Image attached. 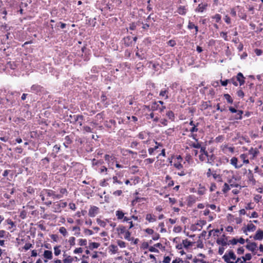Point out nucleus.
Returning <instances> with one entry per match:
<instances>
[{
	"instance_id": "f257e3e1",
	"label": "nucleus",
	"mask_w": 263,
	"mask_h": 263,
	"mask_svg": "<svg viewBox=\"0 0 263 263\" xmlns=\"http://www.w3.org/2000/svg\"><path fill=\"white\" fill-rule=\"evenodd\" d=\"M66 206L67 202H55L53 205V212H60L62 209L65 208Z\"/></svg>"
},
{
	"instance_id": "f03ea898",
	"label": "nucleus",
	"mask_w": 263,
	"mask_h": 263,
	"mask_svg": "<svg viewBox=\"0 0 263 263\" xmlns=\"http://www.w3.org/2000/svg\"><path fill=\"white\" fill-rule=\"evenodd\" d=\"M99 212V208L97 206H93L90 208L89 210L88 215L90 217H95Z\"/></svg>"
},
{
	"instance_id": "7ed1b4c3",
	"label": "nucleus",
	"mask_w": 263,
	"mask_h": 263,
	"mask_svg": "<svg viewBox=\"0 0 263 263\" xmlns=\"http://www.w3.org/2000/svg\"><path fill=\"white\" fill-rule=\"evenodd\" d=\"M254 239L255 240H261L263 239V231L261 230H258L254 236Z\"/></svg>"
},
{
	"instance_id": "20e7f679",
	"label": "nucleus",
	"mask_w": 263,
	"mask_h": 263,
	"mask_svg": "<svg viewBox=\"0 0 263 263\" xmlns=\"http://www.w3.org/2000/svg\"><path fill=\"white\" fill-rule=\"evenodd\" d=\"M247 249L251 251H254L257 248V244L255 242H251L246 246Z\"/></svg>"
},
{
	"instance_id": "39448f33",
	"label": "nucleus",
	"mask_w": 263,
	"mask_h": 263,
	"mask_svg": "<svg viewBox=\"0 0 263 263\" xmlns=\"http://www.w3.org/2000/svg\"><path fill=\"white\" fill-rule=\"evenodd\" d=\"M231 164L232 165H233V166H234L235 168H239L240 167H241L242 165V164H240V165H237V162H238V159L236 157H233L231 160Z\"/></svg>"
},
{
	"instance_id": "423d86ee",
	"label": "nucleus",
	"mask_w": 263,
	"mask_h": 263,
	"mask_svg": "<svg viewBox=\"0 0 263 263\" xmlns=\"http://www.w3.org/2000/svg\"><path fill=\"white\" fill-rule=\"evenodd\" d=\"M237 81L239 82L240 85H242L245 83V78L241 72H239L236 77Z\"/></svg>"
},
{
	"instance_id": "0eeeda50",
	"label": "nucleus",
	"mask_w": 263,
	"mask_h": 263,
	"mask_svg": "<svg viewBox=\"0 0 263 263\" xmlns=\"http://www.w3.org/2000/svg\"><path fill=\"white\" fill-rule=\"evenodd\" d=\"M229 110L231 112H233V113L238 112V115L239 116V117H236V119H241V118H242L241 115L242 114V111L241 110L237 111L235 108H234L232 107H230L229 108Z\"/></svg>"
},
{
	"instance_id": "6e6552de",
	"label": "nucleus",
	"mask_w": 263,
	"mask_h": 263,
	"mask_svg": "<svg viewBox=\"0 0 263 263\" xmlns=\"http://www.w3.org/2000/svg\"><path fill=\"white\" fill-rule=\"evenodd\" d=\"M44 257L48 259H51L52 258V253L51 251L45 250L44 252Z\"/></svg>"
},
{
	"instance_id": "1a4fd4ad",
	"label": "nucleus",
	"mask_w": 263,
	"mask_h": 263,
	"mask_svg": "<svg viewBox=\"0 0 263 263\" xmlns=\"http://www.w3.org/2000/svg\"><path fill=\"white\" fill-rule=\"evenodd\" d=\"M160 107V105L158 104V103L154 102L152 103L151 105V110H152L153 111L159 110Z\"/></svg>"
},
{
	"instance_id": "9d476101",
	"label": "nucleus",
	"mask_w": 263,
	"mask_h": 263,
	"mask_svg": "<svg viewBox=\"0 0 263 263\" xmlns=\"http://www.w3.org/2000/svg\"><path fill=\"white\" fill-rule=\"evenodd\" d=\"M116 216L118 219H122L123 218L124 213L120 210H118L116 212Z\"/></svg>"
},
{
	"instance_id": "9b49d317",
	"label": "nucleus",
	"mask_w": 263,
	"mask_h": 263,
	"mask_svg": "<svg viewBox=\"0 0 263 263\" xmlns=\"http://www.w3.org/2000/svg\"><path fill=\"white\" fill-rule=\"evenodd\" d=\"M179 14L184 15L186 13V9L184 6H180L177 10Z\"/></svg>"
},
{
	"instance_id": "f8f14e48",
	"label": "nucleus",
	"mask_w": 263,
	"mask_h": 263,
	"mask_svg": "<svg viewBox=\"0 0 263 263\" xmlns=\"http://www.w3.org/2000/svg\"><path fill=\"white\" fill-rule=\"evenodd\" d=\"M138 136L141 139H146L147 138H148V135L147 134V133H146L144 132H142L138 134Z\"/></svg>"
},
{
	"instance_id": "ddd939ff",
	"label": "nucleus",
	"mask_w": 263,
	"mask_h": 263,
	"mask_svg": "<svg viewBox=\"0 0 263 263\" xmlns=\"http://www.w3.org/2000/svg\"><path fill=\"white\" fill-rule=\"evenodd\" d=\"M146 219L150 222H153L156 221V219L154 218L153 216L150 214L146 215Z\"/></svg>"
},
{
	"instance_id": "4468645a",
	"label": "nucleus",
	"mask_w": 263,
	"mask_h": 263,
	"mask_svg": "<svg viewBox=\"0 0 263 263\" xmlns=\"http://www.w3.org/2000/svg\"><path fill=\"white\" fill-rule=\"evenodd\" d=\"M247 230L248 231L253 232L256 229V227L252 223L248 224L247 226Z\"/></svg>"
},
{
	"instance_id": "2eb2a0df",
	"label": "nucleus",
	"mask_w": 263,
	"mask_h": 263,
	"mask_svg": "<svg viewBox=\"0 0 263 263\" xmlns=\"http://www.w3.org/2000/svg\"><path fill=\"white\" fill-rule=\"evenodd\" d=\"M205 7H206V5H202V4H199L196 9V10L198 12H203L205 9Z\"/></svg>"
},
{
	"instance_id": "dca6fc26",
	"label": "nucleus",
	"mask_w": 263,
	"mask_h": 263,
	"mask_svg": "<svg viewBox=\"0 0 263 263\" xmlns=\"http://www.w3.org/2000/svg\"><path fill=\"white\" fill-rule=\"evenodd\" d=\"M72 231H75L74 235L76 236H79L80 234V228L79 227H73L72 228Z\"/></svg>"
},
{
	"instance_id": "f3484780",
	"label": "nucleus",
	"mask_w": 263,
	"mask_h": 263,
	"mask_svg": "<svg viewBox=\"0 0 263 263\" xmlns=\"http://www.w3.org/2000/svg\"><path fill=\"white\" fill-rule=\"evenodd\" d=\"M156 144H158V145L156 146L154 148H149L148 149V153L150 155H152L153 154V153L154 152V151L156 149H157V148H158L159 146H161V145H160V144H158L157 143V142H155Z\"/></svg>"
},
{
	"instance_id": "a211bd4d",
	"label": "nucleus",
	"mask_w": 263,
	"mask_h": 263,
	"mask_svg": "<svg viewBox=\"0 0 263 263\" xmlns=\"http://www.w3.org/2000/svg\"><path fill=\"white\" fill-rule=\"evenodd\" d=\"M182 244L184 248H187L191 245V242L187 239L183 240Z\"/></svg>"
},
{
	"instance_id": "6ab92c4d",
	"label": "nucleus",
	"mask_w": 263,
	"mask_h": 263,
	"mask_svg": "<svg viewBox=\"0 0 263 263\" xmlns=\"http://www.w3.org/2000/svg\"><path fill=\"white\" fill-rule=\"evenodd\" d=\"M227 255L229 256V259L231 258L233 260H235L236 258V256L235 254L232 251H229V253L227 254Z\"/></svg>"
},
{
	"instance_id": "aec40b11",
	"label": "nucleus",
	"mask_w": 263,
	"mask_h": 263,
	"mask_svg": "<svg viewBox=\"0 0 263 263\" xmlns=\"http://www.w3.org/2000/svg\"><path fill=\"white\" fill-rule=\"evenodd\" d=\"M100 246V244L97 242H91L90 243L89 248L90 249L98 248Z\"/></svg>"
},
{
	"instance_id": "412c9836",
	"label": "nucleus",
	"mask_w": 263,
	"mask_h": 263,
	"mask_svg": "<svg viewBox=\"0 0 263 263\" xmlns=\"http://www.w3.org/2000/svg\"><path fill=\"white\" fill-rule=\"evenodd\" d=\"M59 232L62 234H63V236H65L67 235V231L66 230V229L62 227H61L59 229Z\"/></svg>"
},
{
	"instance_id": "4be33fe9",
	"label": "nucleus",
	"mask_w": 263,
	"mask_h": 263,
	"mask_svg": "<svg viewBox=\"0 0 263 263\" xmlns=\"http://www.w3.org/2000/svg\"><path fill=\"white\" fill-rule=\"evenodd\" d=\"M97 221L98 224L100 226L103 227V228L105 227V226L106 225V223L105 221H104L101 219H98Z\"/></svg>"
},
{
	"instance_id": "5701e85b",
	"label": "nucleus",
	"mask_w": 263,
	"mask_h": 263,
	"mask_svg": "<svg viewBox=\"0 0 263 263\" xmlns=\"http://www.w3.org/2000/svg\"><path fill=\"white\" fill-rule=\"evenodd\" d=\"M59 248V246H56L54 247V253L56 256H58L61 253V250Z\"/></svg>"
},
{
	"instance_id": "b1692460",
	"label": "nucleus",
	"mask_w": 263,
	"mask_h": 263,
	"mask_svg": "<svg viewBox=\"0 0 263 263\" xmlns=\"http://www.w3.org/2000/svg\"><path fill=\"white\" fill-rule=\"evenodd\" d=\"M230 190V186L227 183H225L223 186L222 191L223 193H227L228 191Z\"/></svg>"
},
{
	"instance_id": "393cba45",
	"label": "nucleus",
	"mask_w": 263,
	"mask_h": 263,
	"mask_svg": "<svg viewBox=\"0 0 263 263\" xmlns=\"http://www.w3.org/2000/svg\"><path fill=\"white\" fill-rule=\"evenodd\" d=\"M224 260L227 263H235L233 261H231L229 259V256L227 253H226L222 257Z\"/></svg>"
},
{
	"instance_id": "a878e982",
	"label": "nucleus",
	"mask_w": 263,
	"mask_h": 263,
	"mask_svg": "<svg viewBox=\"0 0 263 263\" xmlns=\"http://www.w3.org/2000/svg\"><path fill=\"white\" fill-rule=\"evenodd\" d=\"M168 93V91L166 90H162L160 93H159V95L160 96H162V97H164V96H165V99H167L168 98V96L166 95L167 93Z\"/></svg>"
},
{
	"instance_id": "bb28decb",
	"label": "nucleus",
	"mask_w": 263,
	"mask_h": 263,
	"mask_svg": "<svg viewBox=\"0 0 263 263\" xmlns=\"http://www.w3.org/2000/svg\"><path fill=\"white\" fill-rule=\"evenodd\" d=\"M240 157L241 159L243 160V163L246 164H248L249 163V161L248 159H246V155L245 154H241L240 156Z\"/></svg>"
},
{
	"instance_id": "cd10ccee",
	"label": "nucleus",
	"mask_w": 263,
	"mask_h": 263,
	"mask_svg": "<svg viewBox=\"0 0 263 263\" xmlns=\"http://www.w3.org/2000/svg\"><path fill=\"white\" fill-rule=\"evenodd\" d=\"M224 97L229 103H233V100L231 98V96L229 94H225L224 95Z\"/></svg>"
},
{
	"instance_id": "c85d7f7f",
	"label": "nucleus",
	"mask_w": 263,
	"mask_h": 263,
	"mask_svg": "<svg viewBox=\"0 0 263 263\" xmlns=\"http://www.w3.org/2000/svg\"><path fill=\"white\" fill-rule=\"evenodd\" d=\"M73 261V258L70 256H68L67 258L63 260L64 263H71Z\"/></svg>"
},
{
	"instance_id": "c756f323",
	"label": "nucleus",
	"mask_w": 263,
	"mask_h": 263,
	"mask_svg": "<svg viewBox=\"0 0 263 263\" xmlns=\"http://www.w3.org/2000/svg\"><path fill=\"white\" fill-rule=\"evenodd\" d=\"M110 247L111 248L110 251L112 252V253L115 254L117 252L118 247L116 246L111 245Z\"/></svg>"
},
{
	"instance_id": "7c9ffc66",
	"label": "nucleus",
	"mask_w": 263,
	"mask_h": 263,
	"mask_svg": "<svg viewBox=\"0 0 263 263\" xmlns=\"http://www.w3.org/2000/svg\"><path fill=\"white\" fill-rule=\"evenodd\" d=\"M112 179H113V183L114 184H115V183H118L119 184H122V182L118 179V177L117 176H114L112 178Z\"/></svg>"
},
{
	"instance_id": "2f4dec72",
	"label": "nucleus",
	"mask_w": 263,
	"mask_h": 263,
	"mask_svg": "<svg viewBox=\"0 0 263 263\" xmlns=\"http://www.w3.org/2000/svg\"><path fill=\"white\" fill-rule=\"evenodd\" d=\"M252 255L250 253L246 254L245 256L242 257V259L244 261L249 260L251 259Z\"/></svg>"
},
{
	"instance_id": "473e14b6",
	"label": "nucleus",
	"mask_w": 263,
	"mask_h": 263,
	"mask_svg": "<svg viewBox=\"0 0 263 263\" xmlns=\"http://www.w3.org/2000/svg\"><path fill=\"white\" fill-rule=\"evenodd\" d=\"M212 18L215 19L216 22L218 23L221 20V16L219 14H216L214 16H212Z\"/></svg>"
},
{
	"instance_id": "72a5a7b5",
	"label": "nucleus",
	"mask_w": 263,
	"mask_h": 263,
	"mask_svg": "<svg viewBox=\"0 0 263 263\" xmlns=\"http://www.w3.org/2000/svg\"><path fill=\"white\" fill-rule=\"evenodd\" d=\"M79 244L81 246H86L87 244V240L86 239H80L79 240Z\"/></svg>"
},
{
	"instance_id": "f704fd0d",
	"label": "nucleus",
	"mask_w": 263,
	"mask_h": 263,
	"mask_svg": "<svg viewBox=\"0 0 263 263\" xmlns=\"http://www.w3.org/2000/svg\"><path fill=\"white\" fill-rule=\"evenodd\" d=\"M190 146L196 148H199L201 147V145L199 143H192L190 144Z\"/></svg>"
},
{
	"instance_id": "c9c22d12",
	"label": "nucleus",
	"mask_w": 263,
	"mask_h": 263,
	"mask_svg": "<svg viewBox=\"0 0 263 263\" xmlns=\"http://www.w3.org/2000/svg\"><path fill=\"white\" fill-rule=\"evenodd\" d=\"M68 242L70 246H74L75 245V238L74 237H70Z\"/></svg>"
},
{
	"instance_id": "e433bc0d",
	"label": "nucleus",
	"mask_w": 263,
	"mask_h": 263,
	"mask_svg": "<svg viewBox=\"0 0 263 263\" xmlns=\"http://www.w3.org/2000/svg\"><path fill=\"white\" fill-rule=\"evenodd\" d=\"M130 237V233L129 231H125L124 233V238L129 240Z\"/></svg>"
},
{
	"instance_id": "4c0bfd02",
	"label": "nucleus",
	"mask_w": 263,
	"mask_h": 263,
	"mask_svg": "<svg viewBox=\"0 0 263 263\" xmlns=\"http://www.w3.org/2000/svg\"><path fill=\"white\" fill-rule=\"evenodd\" d=\"M44 192H45V194L47 195V196H52L53 197V193H54L53 191H50V190H45V191H44Z\"/></svg>"
},
{
	"instance_id": "58836bf2",
	"label": "nucleus",
	"mask_w": 263,
	"mask_h": 263,
	"mask_svg": "<svg viewBox=\"0 0 263 263\" xmlns=\"http://www.w3.org/2000/svg\"><path fill=\"white\" fill-rule=\"evenodd\" d=\"M174 166L178 170H181L183 168V165L180 163H176L174 164Z\"/></svg>"
},
{
	"instance_id": "ea45409f",
	"label": "nucleus",
	"mask_w": 263,
	"mask_h": 263,
	"mask_svg": "<svg viewBox=\"0 0 263 263\" xmlns=\"http://www.w3.org/2000/svg\"><path fill=\"white\" fill-rule=\"evenodd\" d=\"M118 245L121 247V248H125L126 247L125 242L121 241V240H118Z\"/></svg>"
},
{
	"instance_id": "a19ab883",
	"label": "nucleus",
	"mask_w": 263,
	"mask_h": 263,
	"mask_svg": "<svg viewBox=\"0 0 263 263\" xmlns=\"http://www.w3.org/2000/svg\"><path fill=\"white\" fill-rule=\"evenodd\" d=\"M205 193V189L204 187H200L198 191V194L199 195H203Z\"/></svg>"
},
{
	"instance_id": "79ce46f5",
	"label": "nucleus",
	"mask_w": 263,
	"mask_h": 263,
	"mask_svg": "<svg viewBox=\"0 0 263 263\" xmlns=\"http://www.w3.org/2000/svg\"><path fill=\"white\" fill-rule=\"evenodd\" d=\"M166 115L167 117L171 119H172L174 117V113L172 111H168Z\"/></svg>"
},
{
	"instance_id": "37998d69",
	"label": "nucleus",
	"mask_w": 263,
	"mask_h": 263,
	"mask_svg": "<svg viewBox=\"0 0 263 263\" xmlns=\"http://www.w3.org/2000/svg\"><path fill=\"white\" fill-rule=\"evenodd\" d=\"M32 247V245L30 243H26L25 245L24 246V249L26 250H28L31 248Z\"/></svg>"
},
{
	"instance_id": "c03bdc74",
	"label": "nucleus",
	"mask_w": 263,
	"mask_h": 263,
	"mask_svg": "<svg viewBox=\"0 0 263 263\" xmlns=\"http://www.w3.org/2000/svg\"><path fill=\"white\" fill-rule=\"evenodd\" d=\"M220 36L221 37H222L226 41H228V39H227V33L226 32H221L220 33Z\"/></svg>"
},
{
	"instance_id": "a18cd8bd",
	"label": "nucleus",
	"mask_w": 263,
	"mask_h": 263,
	"mask_svg": "<svg viewBox=\"0 0 263 263\" xmlns=\"http://www.w3.org/2000/svg\"><path fill=\"white\" fill-rule=\"evenodd\" d=\"M122 193L121 190H117L113 192L112 194L115 196H120Z\"/></svg>"
},
{
	"instance_id": "49530a36",
	"label": "nucleus",
	"mask_w": 263,
	"mask_h": 263,
	"mask_svg": "<svg viewBox=\"0 0 263 263\" xmlns=\"http://www.w3.org/2000/svg\"><path fill=\"white\" fill-rule=\"evenodd\" d=\"M200 152L201 153V154H204V155L205 156H208V153L207 152L205 151V147H201Z\"/></svg>"
},
{
	"instance_id": "de8ad7c7",
	"label": "nucleus",
	"mask_w": 263,
	"mask_h": 263,
	"mask_svg": "<svg viewBox=\"0 0 263 263\" xmlns=\"http://www.w3.org/2000/svg\"><path fill=\"white\" fill-rule=\"evenodd\" d=\"M251 151L253 152V153L252 154L253 155V157H255L258 153V151L257 150H254L253 148H251V149L249 151V152H251Z\"/></svg>"
},
{
	"instance_id": "09e8293b",
	"label": "nucleus",
	"mask_w": 263,
	"mask_h": 263,
	"mask_svg": "<svg viewBox=\"0 0 263 263\" xmlns=\"http://www.w3.org/2000/svg\"><path fill=\"white\" fill-rule=\"evenodd\" d=\"M171 261V258L169 256H165L164 258L163 262L164 263H170Z\"/></svg>"
},
{
	"instance_id": "8fccbe9b",
	"label": "nucleus",
	"mask_w": 263,
	"mask_h": 263,
	"mask_svg": "<svg viewBox=\"0 0 263 263\" xmlns=\"http://www.w3.org/2000/svg\"><path fill=\"white\" fill-rule=\"evenodd\" d=\"M84 130L87 133H92V129L89 126H84Z\"/></svg>"
},
{
	"instance_id": "3c124183",
	"label": "nucleus",
	"mask_w": 263,
	"mask_h": 263,
	"mask_svg": "<svg viewBox=\"0 0 263 263\" xmlns=\"http://www.w3.org/2000/svg\"><path fill=\"white\" fill-rule=\"evenodd\" d=\"M83 252V249L81 248H77L74 250L75 254L81 253Z\"/></svg>"
},
{
	"instance_id": "603ef678",
	"label": "nucleus",
	"mask_w": 263,
	"mask_h": 263,
	"mask_svg": "<svg viewBox=\"0 0 263 263\" xmlns=\"http://www.w3.org/2000/svg\"><path fill=\"white\" fill-rule=\"evenodd\" d=\"M237 95L238 97L241 98L243 97L244 96V93L241 90H239L238 91H237Z\"/></svg>"
},
{
	"instance_id": "864d4df0",
	"label": "nucleus",
	"mask_w": 263,
	"mask_h": 263,
	"mask_svg": "<svg viewBox=\"0 0 263 263\" xmlns=\"http://www.w3.org/2000/svg\"><path fill=\"white\" fill-rule=\"evenodd\" d=\"M143 65L141 63L136 64V68L139 71H141V69L142 68Z\"/></svg>"
},
{
	"instance_id": "5fc2aeb1",
	"label": "nucleus",
	"mask_w": 263,
	"mask_h": 263,
	"mask_svg": "<svg viewBox=\"0 0 263 263\" xmlns=\"http://www.w3.org/2000/svg\"><path fill=\"white\" fill-rule=\"evenodd\" d=\"M62 197V195L61 194H55L54 192L53 193V198L54 199H60Z\"/></svg>"
},
{
	"instance_id": "6e6d98bb",
	"label": "nucleus",
	"mask_w": 263,
	"mask_h": 263,
	"mask_svg": "<svg viewBox=\"0 0 263 263\" xmlns=\"http://www.w3.org/2000/svg\"><path fill=\"white\" fill-rule=\"evenodd\" d=\"M255 53H256V54L257 55H260L262 54V50H260V49H256L255 50Z\"/></svg>"
},
{
	"instance_id": "4d7b16f0",
	"label": "nucleus",
	"mask_w": 263,
	"mask_h": 263,
	"mask_svg": "<svg viewBox=\"0 0 263 263\" xmlns=\"http://www.w3.org/2000/svg\"><path fill=\"white\" fill-rule=\"evenodd\" d=\"M216 189V185L215 183H212L210 186V191L213 192Z\"/></svg>"
},
{
	"instance_id": "13d9d810",
	"label": "nucleus",
	"mask_w": 263,
	"mask_h": 263,
	"mask_svg": "<svg viewBox=\"0 0 263 263\" xmlns=\"http://www.w3.org/2000/svg\"><path fill=\"white\" fill-rule=\"evenodd\" d=\"M149 251L151 252H157L158 250L154 247H151L149 249Z\"/></svg>"
},
{
	"instance_id": "bf43d9fd",
	"label": "nucleus",
	"mask_w": 263,
	"mask_h": 263,
	"mask_svg": "<svg viewBox=\"0 0 263 263\" xmlns=\"http://www.w3.org/2000/svg\"><path fill=\"white\" fill-rule=\"evenodd\" d=\"M207 156H205V155H204V154H201L199 155V159H200L201 161H204V159H205V157H207Z\"/></svg>"
},
{
	"instance_id": "052dcab7",
	"label": "nucleus",
	"mask_w": 263,
	"mask_h": 263,
	"mask_svg": "<svg viewBox=\"0 0 263 263\" xmlns=\"http://www.w3.org/2000/svg\"><path fill=\"white\" fill-rule=\"evenodd\" d=\"M195 27V25L193 23L189 22V25H188V28L190 29H193Z\"/></svg>"
},
{
	"instance_id": "680f3d73",
	"label": "nucleus",
	"mask_w": 263,
	"mask_h": 263,
	"mask_svg": "<svg viewBox=\"0 0 263 263\" xmlns=\"http://www.w3.org/2000/svg\"><path fill=\"white\" fill-rule=\"evenodd\" d=\"M69 206L70 209H71L72 210H75L76 209L75 204H74L73 203H69Z\"/></svg>"
},
{
	"instance_id": "e2e57ef3",
	"label": "nucleus",
	"mask_w": 263,
	"mask_h": 263,
	"mask_svg": "<svg viewBox=\"0 0 263 263\" xmlns=\"http://www.w3.org/2000/svg\"><path fill=\"white\" fill-rule=\"evenodd\" d=\"M224 21L227 24H230L231 18L227 15L225 16Z\"/></svg>"
},
{
	"instance_id": "0e129e2a",
	"label": "nucleus",
	"mask_w": 263,
	"mask_h": 263,
	"mask_svg": "<svg viewBox=\"0 0 263 263\" xmlns=\"http://www.w3.org/2000/svg\"><path fill=\"white\" fill-rule=\"evenodd\" d=\"M145 161L147 163H152L154 161V159H151V158H147V159L145 160Z\"/></svg>"
},
{
	"instance_id": "69168bd1",
	"label": "nucleus",
	"mask_w": 263,
	"mask_h": 263,
	"mask_svg": "<svg viewBox=\"0 0 263 263\" xmlns=\"http://www.w3.org/2000/svg\"><path fill=\"white\" fill-rule=\"evenodd\" d=\"M229 82V80H226V81H221V84L222 86H226L227 84H228V83Z\"/></svg>"
},
{
	"instance_id": "338daca9",
	"label": "nucleus",
	"mask_w": 263,
	"mask_h": 263,
	"mask_svg": "<svg viewBox=\"0 0 263 263\" xmlns=\"http://www.w3.org/2000/svg\"><path fill=\"white\" fill-rule=\"evenodd\" d=\"M244 252V249L242 248H240L237 250V253L239 254H243Z\"/></svg>"
},
{
	"instance_id": "774afa93",
	"label": "nucleus",
	"mask_w": 263,
	"mask_h": 263,
	"mask_svg": "<svg viewBox=\"0 0 263 263\" xmlns=\"http://www.w3.org/2000/svg\"><path fill=\"white\" fill-rule=\"evenodd\" d=\"M160 122L162 124H163L164 126L167 125V121L166 119L161 120Z\"/></svg>"
}]
</instances>
